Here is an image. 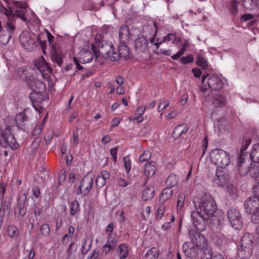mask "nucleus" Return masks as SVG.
Here are the masks:
<instances>
[{"mask_svg": "<svg viewBox=\"0 0 259 259\" xmlns=\"http://www.w3.org/2000/svg\"><path fill=\"white\" fill-rule=\"evenodd\" d=\"M130 33L128 27L126 25H121L119 30V39L120 42L127 43L129 41Z\"/></svg>", "mask_w": 259, "mask_h": 259, "instance_id": "5701e85b", "label": "nucleus"}, {"mask_svg": "<svg viewBox=\"0 0 259 259\" xmlns=\"http://www.w3.org/2000/svg\"><path fill=\"white\" fill-rule=\"evenodd\" d=\"M200 246L185 243L183 245V250L186 256L189 258L198 259Z\"/></svg>", "mask_w": 259, "mask_h": 259, "instance_id": "a211bd4d", "label": "nucleus"}, {"mask_svg": "<svg viewBox=\"0 0 259 259\" xmlns=\"http://www.w3.org/2000/svg\"><path fill=\"white\" fill-rule=\"evenodd\" d=\"M196 210L204 214L206 218L213 216L217 209L214 199L209 194L204 193L200 202L194 203Z\"/></svg>", "mask_w": 259, "mask_h": 259, "instance_id": "f257e3e1", "label": "nucleus"}, {"mask_svg": "<svg viewBox=\"0 0 259 259\" xmlns=\"http://www.w3.org/2000/svg\"><path fill=\"white\" fill-rule=\"evenodd\" d=\"M94 55V53L93 54L90 51L83 52L81 55L82 57L81 59L82 60V63H88L91 62L93 59Z\"/></svg>", "mask_w": 259, "mask_h": 259, "instance_id": "79ce46f5", "label": "nucleus"}, {"mask_svg": "<svg viewBox=\"0 0 259 259\" xmlns=\"http://www.w3.org/2000/svg\"><path fill=\"white\" fill-rule=\"evenodd\" d=\"M244 207L249 213H259V197L254 195L249 197L245 201Z\"/></svg>", "mask_w": 259, "mask_h": 259, "instance_id": "2eb2a0df", "label": "nucleus"}, {"mask_svg": "<svg viewBox=\"0 0 259 259\" xmlns=\"http://www.w3.org/2000/svg\"><path fill=\"white\" fill-rule=\"evenodd\" d=\"M252 248L240 246L238 249V255L242 259H247L251 254Z\"/></svg>", "mask_w": 259, "mask_h": 259, "instance_id": "c85d7f7f", "label": "nucleus"}, {"mask_svg": "<svg viewBox=\"0 0 259 259\" xmlns=\"http://www.w3.org/2000/svg\"><path fill=\"white\" fill-rule=\"evenodd\" d=\"M0 145L2 147H9L13 149L18 148L19 144L12 134L10 126H7L4 128L0 127Z\"/></svg>", "mask_w": 259, "mask_h": 259, "instance_id": "20e7f679", "label": "nucleus"}, {"mask_svg": "<svg viewBox=\"0 0 259 259\" xmlns=\"http://www.w3.org/2000/svg\"><path fill=\"white\" fill-rule=\"evenodd\" d=\"M251 214V220L254 224L259 223V213H250Z\"/></svg>", "mask_w": 259, "mask_h": 259, "instance_id": "e2e57ef3", "label": "nucleus"}, {"mask_svg": "<svg viewBox=\"0 0 259 259\" xmlns=\"http://www.w3.org/2000/svg\"><path fill=\"white\" fill-rule=\"evenodd\" d=\"M126 44L120 42L118 46V52H112L113 56L112 57V61L118 60L121 57L125 58L129 55V49Z\"/></svg>", "mask_w": 259, "mask_h": 259, "instance_id": "6ab92c4d", "label": "nucleus"}, {"mask_svg": "<svg viewBox=\"0 0 259 259\" xmlns=\"http://www.w3.org/2000/svg\"><path fill=\"white\" fill-rule=\"evenodd\" d=\"M115 246L109 244V243H106L103 246V251L105 253V254H107L111 251H113L115 248Z\"/></svg>", "mask_w": 259, "mask_h": 259, "instance_id": "6e6d98bb", "label": "nucleus"}, {"mask_svg": "<svg viewBox=\"0 0 259 259\" xmlns=\"http://www.w3.org/2000/svg\"><path fill=\"white\" fill-rule=\"evenodd\" d=\"M191 218L194 227L199 231H203L206 229L207 221L210 219L208 217L206 218L203 214L197 210L192 212Z\"/></svg>", "mask_w": 259, "mask_h": 259, "instance_id": "423d86ee", "label": "nucleus"}, {"mask_svg": "<svg viewBox=\"0 0 259 259\" xmlns=\"http://www.w3.org/2000/svg\"><path fill=\"white\" fill-rule=\"evenodd\" d=\"M29 86L33 91L32 92L45 93L46 91V85L43 81L34 79L28 83Z\"/></svg>", "mask_w": 259, "mask_h": 259, "instance_id": "4be33fe9", "label": "nucleus"}, {"mask_svg": "<svg viewBox=\"0 0 259 259\" xmlns=\"http://www.w3.org/2000/svg\"><path fill=\"white\" fill-rule=\"evenodd\" d=\"M15 4L16 6L17 7V9L15 11L14 13H12V12L9 10V15L13 16L14 20V24H15V18L16 17L20 18L24 21L26 20L25 17V15L26 12V4L21 2H15ZM14 26H15V25H14ZM14 27H15V26Z\"/></svg>", "mask_w": 259, "mask_h": 259, "instance_id": "f3484780", "label": "nucleus"}, {"mask_svg": "<svg viewBox=\"0 0 259 259\" xmlns=\"http://www.w3.org/2000/svg\"><path fill=\"white\" fill-rule=\"evenodd\" d=\"M70 214L71 216L78 215L80 212V208L77 200L72 201L69 204Z\"/></svg>", "mask_w": 259, "mask_h": 259, "instance_id": "4c0bfd02", "label": "nucleus"}, {"mask_svg": "<svg viewBox=\"0 0 259 259\" xmlns=\"http://www.w3.org/2000/svg\"><path fill=\"white\" fill-rule=\"evenodd\" d=\"M201 231L197 229L190 230L189 232V236L191 240L192 244L201 246L202 245H206V238L200 233Z\"/></svg>", "mask_w": 259, "mask_h": 259, "instance_id": "dca6fc26", "label": "nucleus"}, {"mask_svg": "<svg viewBox=\"0 0 259 259\" xmlns=\"http://www.w3.org/2000/svg\"><path fill=\"white\" fill-rule=\"evenodd\" d=\"M35 66L36 68L40 72L44 77L46 74V72H52V69L51 67L49 65L43 56H41L37 60L35 61Z\"/></svg>", "mask_w": 259, "mask_h": 259, "instance_id": "aec40b11", "label": "nucleus"}, {"mask_svg": "<svg viewBox=\"0 0 259 259\" xmlns=\"http://www.w3.org/2000/svg\"><path fill=\"white\" fill-rule=\"evenodd\" d=\"M213 252L210 248L206 245H202L200 246L199 256L198 259H211Z\"/></svg>", "mask_w": 259, "mask_h": 259, "instance_id": "b1692460", "label": "nucleus"}, {"mask_svg": "<svg viewBox=\"0 0 259 259\" xmlns=\"http://www.w3.org/2000/svg\"><path fill=\"white\" fill-rule=\"evenodd\" d=\"M51 55L52 61L59 66H61L63 64L62 53L59 49H56L53 45L52 46Z\"/></svg>", "mask_w": 259, "mask_h": 259, "instance_id": "393cba45", "label": "nucleus"}, {"mask_svg": "<svg viewBox=\"0 0 259 259\" xmlns=\"http://www.w3.org/2000/svg\"><path fill=\"white\" fill-rule=\"evenodd\" d=\"M256 182H259V162H253L250 168V175Z\"/></svg>", "mask_w": 259, "mask_h": 259, "instance_id": "72a5a7b5", "label": "nucleus"}, {"mask_svg": "<svg viewBox=\"0 0 259 259\" xmlns=\"http://www.w3.org/2000/svg\"><path fill=\"white\" fill-rule=\"evenodd\" d=\"M29 120V117L24 112L18 114L15 119L16 125L20 129L24 130Z\"/></svg>", "mask_w": 259, "mask_h": 259, "instance_id": "412c9836", "label": "nucleus"}, {"mask_svg": "<svg viewBox=\"0 0 259 259\" xmlns=\"http://www.w3.org/2000/svg\"><path fill=\"white\" fill-rule=\"evenodd\" d=\"M19 39L23 47L29 52L33 50L35 46V40L30 37L27 31H23L19 36Z\"/></svg>", "mask_w": 259, "mask_h": 259, "instance_id": "ddd939ff", "label": "nucleus"}, {"mask_svg": "<svg viewBox=\"0 0 259 259\" xmlns=\"http://www.w3.org/2000/svg\"><path fill=\"white\" fill-rule=\"evenodd\" d=\"M8 233L11 237H17L18 235V230L16 226L10 225L8 228Z\"/></svg>", "mask_w": 259, "mask_h": 259, "instance_id": "c03bdc74", "label": "nucleus"}, {"mask_svg": "<svg viewBox=\"0 0 259 259\" xmlns=\"http://www.w3.org/2000/svg\"><path fill=\"white\" fill-rule=\"evenodd\" d=\"M227 103L226 97L222 95H215L213 99L212 104L215 107H224Z\"/></svg>", "mask_w": 259, "mask_h": 259, "instance_id": "cd10ccee", "label": "nucleus"}, {"mask_svg": "<svg viewBox=\"0 0 259 259\" xmlns=\"http://www.w3.org/2000/svg\"><path fill=\"white\" fill-rule=\"evenodd\" d=\"M170 188H166L162 190L159 198L160 201H162V203L171 197L172 191L170 189Z\"/></svg>", "mask_w": 259, "mask_h": 259, "instance_id": "58836bf2", "label": "nucleus"}, {"mask_svg": "<svg viewBox=\"0 0 259 259\" xmlns=\"http://www.w3.org/2000/svg\"><path fill=\"white\" fill-rule=\"evenodd\" d=\"M151 157V153L150 151L146 150L139 157L140 162L143 163L147 161Z\"/></svg>", "mask_w": 259, "mask_h": 259, "instance_id": "49530a36", "label": "nucleus"}, {"mask_svg": "<svg viewBox=\"0 0 259 259\" xmlns=\"http://www.w3.org/2000/svg\"><path fill=\"white\" fill-rule=\"evenodd\" d=\"M196 64L203 69H206L207 68V61L205 58L201 55H198Z\"/></svg>", "mask_w": 259, "mask_h": 259, "instance_id": "37998d69", "label": "nucleus"}, {"mask_svg": "<svg viewBox=\"0 0 259 259\" xmlns=\"http://www.w3.org/2000/svg\"><path fill=\"white\" fill-rule=\"evenodd\" d=\"M227 216L234 229L239 230L241 228L242 219L239 211L235 208H231L227 212Z\"/></svg>", "mask_w": 259, "mask_h": 259, "instance_id": "6e6552de", "label": "nucleus"}, {"mask_svg": "<svg viewBox=\"0 0 259 259\" xmlns=\"http://www.w3.org/2000/svg\"><path fill=\"white\" fill-rule=\"evenodd\" d=\"M248 157H249L253 162H259V144H256L253 146Z\"/></svg>", "mask_w": 259, "mask_h": 259, "instance_id": "2f4dec72", "label": "nucleus"}, {"mask_svg": "<svg viewBox=\"0 0 259 259\" xmlns=\"http://www.w3.org/2000/svg\"><path fill=\"white\" fill-rule=\"evenodd\" d=\"M184 198L182 196H179L178 198V201H177V207L178 209L180 208L181 209L182 207V206L184 204Z\"/></svg>", "mask_w": 259, "mask_h": 259, "instance_id": "69168bd1", "label": "nucleus"}, {"mask_svg": "<svg viewBox=\"0 0 259 259\" xmlns=\"http://www.w3.org/2000/svg\"><path fill=\"white\" fill-rule=\"evenodd\" d=\"M239 5V2L237 1L236 0H230L227 7L229 9V11L230 14L236 17L238 12V6Z\"/></svg>", "mask_w": 259, "mask_h": 259, "instance_id": "c756f323", "label": "nucleus"}, {"mask_svg": "<svg viewBox=\"0 0 259 259\" xmlns=\"http://www.w3.org/2000/svg\"><path fill=\"white\" fill-rule=\"evenodd\" d=\"M123 161L126 171L128 174L131 169V161L128 156H125L123 158Z\"/></svg>", "mask_w": 259, "mask_h": 259, "instance_id": "5fc2aeb1", "label": "nucleus"}, {"mask_svg": "<svg viewBox=\"0 0 259 259\" xmlns=\"http://www.w3.org/2000/svg\"><path fill=\"white\" fill-rule=\"evenodd\" d=\"M175 38V33H171L167 34L161 40H159V39L157 38L155 44L156 48L158 49L159 46L164 42H168L170 41H172V42L173 40Z\"/></svg>", "mask_w": 259, "mask_h": 259, "instance_id": "ea45409f", "label": "nucleus"}, {"mask_svg": "<svg viewBox=\"0 0 259 259\" xmlns=\"http://www.w3.org/2000/svg\"><path fill=\"white\" fill-rule=\"evenodd\" d=\"M244 149L240 151L237 166L239 172L242 176H245L250 173V168L253 164V162L248 157L247 153L244 152Z\"/></svg>", "mask_w": 259, "mask_h": 259, "instance_id": "39448f33", "label": "nucleus"}, {"mask_svg": "<svg viewBox=\"0 0 259 259\" xmlns=\"http://www.w3.org/2000/svg\"><path fill=\"white\" fill-rule=\"evenodd\" d=\"M157 170L156 163L154 161H151L145 165L144 174L147 177L153 176Z\"/></svg>", "mask_w": 259, "mask_h": 259, "instance_id": "bb28decb", "label": "nucleus"}, {"mask_svg": "<svg viewBox=\"0 0 259 259\" xmlns=\"http://www.w3.org/2000/svg\"><path fill=\"white\" fill-rule=\"evenodd\" d=\"M103 2L101 0L99 3H96L95 1L91 2V5L89 4V6L87 7V9L90 10H97L103 5Z\"/></svg>", "mask_w": 259, "mask_h": 259, "instance_id": "09e8293b", "label": "nucleus"}, {"mask_svg": "<svg viewBox=\"0 0 259 259\" xmlns=\"http://www.w3.org/2000/svg\"><path fill=\"white\" fill-rule=\"evenodd\" d=\"M178 181V179L177 176L174 174H171L168 177L165 183L167 187H172L177 184Z\"/></svg>", "mask_w": 259, "mask_h": 259, "instance_id": "a19ab883", "label": "nucleus"}, {"mask_svg": "<svg viewBox=\"0 0 259 259\" xmlns=\"http://www.w3.org/2000/svg\"><path fill=\"white\" fill-rule=\"evenodd\" d=\"M148 40L143 36L138 37L135 40V46L137 50L143 52L148 47Z\"/></svg>", "mask_w": 259, "mask_h": 259, "instance_id": "a878e982", "label": "nucleus"}, {"mask_svg": "<svg viewBox=\"0 0 259 259\" xmlns=\"http://www.w3.org/2000/svg\"><path fill=\"white\" fill-rule=\"evenodd\" d=\"M116 251L120 259L125 258L128 254L127 246L124 243L120 244L118 246Z\"/></svg>", "mask_w": 259, "mask_h": 259, "instance_id": "f704fd0d", "label": "nucleus"}, {"mask_svg": "<svg viewBox=\"0 0 259 259\" xmlns=\"http://www.w3.org/2000/svg\"><path fill=\"white\" fill-rule=\"evenodd\" d=\"M154 188L152 186H149L145 188L142 193V199L143 201H147L152 199L154 196Z\"/></svg>", "mask_w": 259, "mask_h": 259, "instance_id": "473e14b6", "label": "nucleus"}, {"mask_svg": "<svg viewBox=\"0 0 259 259\" xmlns=\"http://www.w3.org/2000/svg\"><path fill=\"white\" fill-rule=\"evenodd\" d=\"M45 122V118L44 119L43 121L41 123L36 125L35 126V127L33 128V130L32 132V134L33 136H37L38 135H39L40 133L42 128L44 127Z\"/></svg>", "mask_w": 259, "mask_h": 259, "instance_id": "a18cd8bd", "label": "nucleus"}, {"mask_svg": "<svg viewBox=\"0 0 259 259\" xmlns=\"http://www.w3.org/2000/svg\"><path fill=\"white\" fill-rule=\"evenodd\" d=\"M180 61L183 64H187L192 63L194 61V58L192 55H189L186 57H181Z\"/></svg>", "mask_w": 259, "mask_h": 259, "instance_id": "864d4df0", "label": "nucleus"}, {"mask_svg": "<svg viewBox=\"0 0 259 259\" xmlns=\"http://www.w3.org/2000/svg\"><path fill=\"white\" fill-rule=\"evenodd\" d=\"M187 132V128L184 125H179L174 128L172 133V136L175 139H177L183 134L186 133Z\"/></svg>", "mask_w": 259, "mask_h": 259, "instance_id": "e433bc0d", "label": "nucleus"}, {"mask_svg": "<svg viewBox=\"0 0 259 259\" xmlns=\"http://www.w3.org/2000/svg\"><path fill=\"white\" fill-rule=\"evenodd\" d=\"M78 143V135L76 132L73 133V140L72 143L74 146H76Z\"/></svg>", "mask_w": 259, "mask_h": 259, "instance_id": "338daca9", "label": "nucleus"}, {"mask_svg": "<svg viewBox=\"0 0 259 259\" xmlns=\"http://www.w3.org/2000/svg\"><path fill=\"white\" fill-rule=\"evenodd\" d=\"M208 147V138L207 137H205L204 138V143L202 146V153L201 157H202L205 153L206 150Z\"/></svg>", "mask_w": 259, "mask_h": 259, "instance_id": "0e129e2a", "label": "nucleus"}, {"mask_svg": "<svg viewBox=\"0 0 259 259\" xmlns=\"http://www.w3.org/2000/svg\"><path fill=\"white\" fill-rule=\"evenodd\" d=\"M94 179L87 176H84L80 183L78 188L76 189L77 195L83 194L84 196L87 195L93 187Z\"/></svg>", "mask_w": 259, "mask_h": 259, "instance_id": "9b49d317", "label": "nucleus"}, {"mask_svg": "<svg viewBox=\"0 0 259 259\" xmlns=\"http://www.w3.org/2000/svg\"><path fill=\"white\" fill-rule=\"evenodd\" d=\"M117 241H118V239L116 238V237L115 236L110 234L108 238L106 243L116 246Z\"/></svg>", "mask_w": 259, "mask_h": 259, "instance_id": "4d7b16f0", "label": "nucleus"}, {"mask_svg": "<svg viewBox=\"0 0 259 259\" xmlns=\"http://www.w3.org/2000/svg\"><path fill=\"white\" fill-rule=\"evenodd\" d=\"M106 181L99 176L96 179V185L98 188H101L106 184Z\"/></svg>", "mask_w": 259, "mask_h": 259, "instance_id": "13d9d810", "label": "nucleus"}, {"mask_svg": "<svg viewBox=\"0 0 259 259\" xmlns=\"http://www.w3.org/2000/svg\"><path fill=\"white\" fill-rule=\"evenodd\" d=\"M243 4L244 7L248 10H255L257 8L259 10V8L257 7L256 5V0H243ZM254 17L259 18V12L256 13L254 15L251 14H245L241 16V20L245 22L248 20L253 19Z\"/></svg>", "mask_w": 259, "mask_h": 259, "instance_id": "4468645a", "label": "nucleus"}, {"mask_svg": "<svg viewBox=\"0 0 259 259\" xmlns=\"http://www.w3.org/2000/svg\"><path fill=\"white\" fill-rule=\"evenodd\" d=\"M27 194L26 193H21L18 198L17 206L14 210L15 217L21 219L24 217L27 212L26 201Z\"/></svg>", "mask_w": 259, "mask_h": 259, "instance_id": "0eeeda50", "label": "nucleus"}, {"mask_svg": "<svg viewBox=\"0 0 259 259\" xmlns=\"http://www.w3.org/2000/svg\"><path fill=\"white\" fill-rule=\"evenodd\" d=\"M92 50L96 58L101 56L104 58H109L111 60L113 56L112 52H114L113 45L104 41H96V45L92 44Z\"/></svg>", "mask_w": 259, "mask_h": 259, "instance_id": "7ed1b4c3", "label": "nucleus"}, {"mask_svg": "<svg viewBox=\"0 0 259 259\" xmlns=\"http://www.w3.org/2000/svg\"><path fill=\"white\" fill-rule=\"evenodd\" d=\"M165 207L164 205H160L158 207L155 214V218L157 220H160L161 219L165 212Z\"/></svg>", "mask_w": 259, "mask_h": 259, "instance_id": "8fccbe9b", "label": "nucleus"}, {"mask_svg": "<svg viewBox=\"0 0 259 259\" xmlns=\"http://www.w3.org/2000/svg\"><path fill=\"white\" fill-rule=\"evenodd\" d=\"M30 211L32 212L35 217H38L41 211L40 209L35 203H33V205L30 208Z\"/></svg>", "mask_w": 259, "mask_h": 259, "instance_id": "603ef678", "label": "nucleus"}, {"mask_svg": "<svg viewBox=\"0 0 259 259\" xmlns=\"http://www.w3.org/2000/svg\"><path fill=\"white\" fill-rule=\"evenodd\" d=\"M118 150V147H115L110 150V154L112 157L113 160L114 162H116L117 160V152Z\"/></svg>", "mask_w": 259, "mask_h": 259, "instance_id": "680f3d73", "label": "nucleus"}, {"mask_svg": "<svg viewBox=\"0 0 259 259\" xmlns=\"http://www.w3.org/2000/svg\"><path fill=\"white\" fill-rule=\"evenodd\" d=\"M159 255V250L155 247L149 249L145 255V259H157Z\"/></svg>", "mask_w": 259, "mask_h": 259, "instance_id": "c9c22d12", "label": "nucleus"}, {"mask_svg": "<svg viewBox=\"0 0 259 259\" xmlns=\"http://www.w3.org/2000/svg\"><path fill=\"white\" fill-rule=\"evenodd\" d=\"M169 105V102L168 101H164L160 103L158 107V110L160 112L163 110Z\"/></svg>", "mask_w": 259, "mask_h": 259, "instance_id": "052dcab7", "label": "nucleus"}, {"mask_svg": "<svg viewBox=\"0 0 259 259\" xmlns=\"http://www.w3.org/2000/svg\"><path fill=\"white\" fill-rule=\"evenodd\" d=\"M117 184L120 187H125L129 184V183L122 178H119L117 180Z\"/></svg>", "mask_w": 259, "mask_h": 259, "instance_id": "bf43d9fd", "label": "nucleus"}, {"mask_svg": "<svg viewBox=\"0 0 259 259\" xmlns=\"http://www.w3.org/2000/svg\"><path fill=\"white\" fill-rule=\"evenodd\" d=\"M252 235L249 233L245 234L242 237L240 246L252 248Z\"/></svg>", "mask_w": 259, "mask_h": 259, "instance_id": "7c9ffc66", "label": "nucleus"}, {"mask_svg": "<svg viewBox=\"0 0 259 259\" xmlns=\"http://www.w3.org/2000/svg\"><path fill=\"white\" fill-rule=\"evenodd\" d=\"M40 230L41 232V235L45 237H48L50 235V226L47 224H43L40 228Z\"/></svg>", "mask_w": 259, "mask_h": 259, "instance_id": "de8ad7c7", "label": "nucleus"}, {"mask_svg": "<svg viewBox=\"0 0 259 259\" xmlns=\"http://www.w3.org/2000/svg\"><path fill=\"white\" fill-rule=\"evenodd\" d=\"M92 242H89L87 240H84L81 247L82 254L85 255L87 254L91 248Z\"/></svg>", "mask_w": 259, "mask_h": 259, "instance_id": "3c124183", "label": "nucleus"}, {"mask_svg": "<svg viewBox=\"0 0 259 259\" xmlns=\"http://www.w3.org/2000/svg\"><path fill=\"white\" fill-rule=\"evenodd\" d=\"M110 176V173L108 171L104 170V171H102L101 175L99 176L101 177L102 178H103L104 180H105L106 181V180H108L109 179Z\"/></svg>", "mask_w": 259, "mask_h": 259, "instance_id": "774afa93", "label": "nucleus"}, {"mask_svg": "<svg viewBox=\"0 0 259 259\" xmlns=\"http://www.w3.org/2000/svg\"><path fill=\"white\" fill-rule=\"evenodd\" d=\"M30 98L35 110L40 112L43 108L42 102L46 99L45 93L31 92L30 94Z\"/></svg>", "mask_w": 259, "mask_h": 259, "instance_id": "f8f14e48", "label": "nucleus"}, {"mask_svg": "<svg viewBox=\"0 0 259 259\" xmlns=\"http://www.w3.org/2000/svg\"><path fill=\"white\" fill-rule=\"evenodd\" d=\"M209 157L211 162L220 169H224L230 162L229 153L221 149L212 150L209 153Z\"/></svg>", "mask_w": 259, "mask_h": 259, "instance_id": "f03ea898", "label": "nucleus"}, {"mask_svg": "<svg viewBox=\"0 0 259 259\" xmlns=\"http://www.w3.org/2000/svg\"><path fill=\"white\" fill-rule=\"evenodd\" d=\"M230 179V176L226 172L224 169L217 168L215 177L213 179V184L215 187H224Z\"/></svg>", "mask_w": 259, "mask_h": 259, "instance_id": "9d476101", "label": "nucleus"}, {"mask_svg": "<svg viewBox=\"0 0 259 259\" xmlns=\"http://www.w3.org/2000/svg\"><path fill=\"white\" fill-rule=\"evenodd\" d=\"M208 77L207 83L208 87L211 90L219 91L221 90L224 86V82L222 79L217 75L212 74L208 76H202V82L204 83L205 79Z\"/></svg>", "mask_w": 259, "mask_h": 259, "instance_id": "1a4fd4ad", "label": "nucleus"}]
</instances>
